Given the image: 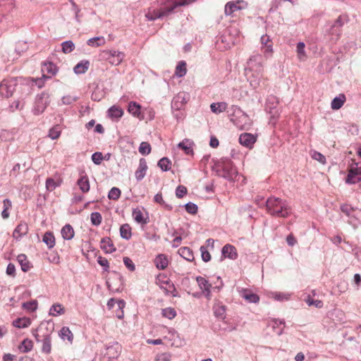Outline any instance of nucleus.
Segmentation results:
<instances>
[{"label": "nucleus", "instance_id": "nucleus-23", "mask_svg": "<svg viewBox=\"0 0 361 361\" xmlns=\"http://www.w3.org/2000/svg\"><path fill=\"white\" fill-rule=\"evenodd\" d=\"M128 111L133 116L141 118V106L136 102H130L128 104Z\"/></svg>", "mask_w": 361, "mask_h": 361}, {"label": "nucleus", "instance_id": "nucleus-25", "mask_svg": "<svg viewBox=\"0 0 361 361\" xmlns=\"http://www.w3.org/2000/svg\"><path fill=\"white\" fill-rule=\"evenodd\" d=\"M112 274L114 275L113 279L116 282L115 284V290L116 292H121L124 285L123 277L120 273L116 271H113Z\"/></svg>", "mask_w": 361, "mask_h": 361}, {"label": "nucleus", "instance_id": "nucleus-15", "mask_svg": "<svg viewBox=\"0 0 361 361\" xmlns=\"http://www.w3.org/2000/svg\"><path fill=\"white\" fill-rule=\"evenodd\" d=\"M28 232V226L25 222H20L15 228L13 236L17 240L25 235Z\"/></svg>", "mask_w": 361, "mask_h": 361}, {"label": "nucleus", "instance_id": "nucleus-11", "mask_svg": "<svg viewBox=\"0 0 361 361\" xmlns=\"http://www.w3.org/2000/svg\"><path fill=\"white\" fill-rule=\"evenodd\" d=\"M256 140V137L251 133H245L241 134L239 137V142L240 145L250 149L252 147Z\"/></svg>", "mask_w": 361, "mask_h": 361}, {"label": "nucleus", "instance_id": "nucleus-56", "mask_svg": "<svg viewBox=\"0 0 361 361\" xmlns=\"http://www.w3.org/2000/svg\"><path fill=\"white\" fill-rule=\"evenodd\" d=\"M123 260V263H124L125 266L130 271H134L135 270V265L130 258H129L128 257H124Z\"/></svg>", "mask_w": 361, "mask_h": 361}, {"label": "nucleus", "instance_id": "nucleus-39", "mask_svg": "<svg viewBox=\"0 0 361 361\" xmlns=\"http://www.w3.org/2000/svg\"><path fill=\"white\" fill-rule=\"evenodd\" d=\"M178 147L187 154H191L192 153V142L190 140H183L178 144Z\"/></svg>", "mask_w": 361, "mask_h": 361}, {"label": "nucleus", "instance_id": "nucleus-18", "mask_svg": "<svg viewBox=\"0 0 361 361\" xmlns=\"http://www.w3.org/2000/svg\"><path fill=\"white\" fill-rule=\"evenodd\" d=\"M147 169V161L144 158H141L139 162V167L135 173V178L137 180H140L145 177Z\"/></svg>", "mask_w": 361, "mask_h": 361}, {"label": "nucleus", "instance_id": "nucleus-24", "mask_svg": "<svg viewBox=\"0 0 361 361\" xmlns=\"http://www.w3.org/2000/svg\"><path fill=\"white\" fill-rule=\"evenodd\" d=\"M346 97L344 94H340L338 97H335L331 104V107L334 110L341 109L344 104Z\"/></svg>", "mask_w": 361, "mask_h": 361}, {"label": "nucleus", "instance_id": "nucleus-32", "mask_svg": "<svg viewBox=\"0 0 361 361\" xmlns=\"http://www.w3.org/2000/svg\"><path fill=\"white\" fill-rule=\"evenodd\" d=\"M42 241L51 249L55 245V238L53 233L47 231L42 238Z\"/></svg>", "mask_w": 361, "mask_h": 361}, {"label": "nucleus", "instance_id": "nucleus-53", "mask_svg": "<svg viewBox=\"0 0 361 361\" xmlns=\"http://www.w3.org/2000/svg\"><path fill=\"white\" fill-rule=\"evenodd\" d=\"M97 261L100 266L103 267L104 271H109V263L107 259L102 256H99Z\"/></svg>", "mask_w": 361, "mask_h": 361}, {"label": "nucleus", "instance_id": "nucleus-34", "mask_svg": "<svg viewBox=\"0 0 361 361\" xmlns=\"http://www.w3.org/2000/svg\"><path fill=\"white\" fill-rule=\"evenodd\" d=\"M227 106L226 102L212 103L210 105V109L213 113L218 114L225 111L227 109Z\"/></svg>", "mask_w": 361, "mask_h": 361}, {"label": "nucleus", "instance_id": "nucleus-10", "mask_svg": "<svg viewBox=\"0 0 361 361\" xmlns=\"http://www.w3.org/2000/svg\"><path fill=\"white\" fill-rule=\"evenodd\" d=\"M278 99L275 96H269L266 103V109L269 111V114H272L274 118L278 117L279 114L276 109Z\"/></svg>", "mask_w": 361, "mask_h": 361}, {"label": "nucleus", "instance_id": "nucleus-63", "mask_svg": "<svg viewBox=\"0 0 361 361\" xmlns=\"http://www.w3.org/2000/svg\"><path fill=\"white\" fill-rule=\"evenodd\" d=\"M6 274L11 276H16V267L13 264L9 263L6 268Z\"/></svg>", "mask_w": 361, "mask_h": 361}, {"label": "nucleus", "instance_id": "nucleus-45", "mask_svg": "<svg viewBox=\"0 0 361 361\" xmlns=\"http://www.w3.org/2000/svg\"><path fill=\"white\" fill-rule=\"evenodd\" d=\"M90 221L93 226H98L102 221V214L99 212H94L90 214Z\"/></svg>", "mask_w": 361, "mask_h": 361}, {"label": "nucleus", "instance_id": "nucleus-46", "mask_svg": "<svg viewBox=\"0 0 361 361\" xmlns=\"http://www.w3.org/2000/svg\"><path fill=\"white\" fill-rule=\"evenodd\" d=\"M305 45L303 42H299L297 44V54L300 61H305L307 55L305 51Z\"/></svg>", "mask_w": 361, "mask_h": 361}, {"label": "nucleus", "instance_id": "nucleus-57", "mask_svg": "<svg viewBox=\"0 0 361 361\" xmlns=\"http://www.w3.org/2000/svg\"><path fill=\"white\" fill-rule=\"evenodd\" d=\"M146 18L149 20H154L158 18V11L156 8H149L148 12L145 15Z\"/></svg>", "mask_w": 361, "mask_h": 361}, {"label": "nucleus", "instance_id": "nucleus-3", "mask_svg": "<svg viewBox=\"0 0 361 361\" xmlns=\"http://www.w3.org/2000/svg\"><path fill=\"white\" fill-rule=\"evenodd\" d=\"M195 1V0H166L164 6L159 9V17L169 14L178 6L189 5Z\"/></svg>", "mask_w": 361, "mask_h": 361}, {"label": "nucleus", "instance_id": "nucleus-20", "mask_svg": "<svg viewBox=\"0 0 361 361\" xmlns=\"http://www.w3.org/2000/svg\"><path fill=\"white\" fill-rule=\"evenodd\" d=\"M241 296L248 302L258 303L259 301V295L247 289L242 290Z\"/></svg>", "mask_w": 361, "mask_h": 361}, {"label": "nucleus", "instance_id": "nucleus-19", "mask_svg": "<svg viewBox=\"0 0 361 361\" xmlns=\"http://www.w3.org/2000/svg\"><path fill=\"white\" fill-rule=\"evenodd\" d=\"M17 261L21 267V270L23 272L28 271L32 267L31 263L28 261L27 256L25 254H20L17 256Z\"/></svg>", "mask_w": 361, "mask_h": 361}, {"label": "nucleus", "instance_id": "nucleus-21", "mask_svg": "<svg viewBox=\"0 0 361 361\" xmlns=\"http://www.w3.org/2000/svg\"><path fill=\"white\" fill-rule=\"evenodd\" d=\"M62 238L64 240H70L73 238L75 232L73 226L71 224H66L61 231Z\"/></svg>", "mask_w": 361, "mask_h": 361}, {"label": "nucleus", "instance_id": "nucleus-59", "mask_svg": "<svg viewBox=\"0 0 361 361\" xmlns=\"http://www.w3.org/2000/svg\"><path fill=\"white\" fill-rule=\"evenodd\" d=\"M185 209L188 213L195 214L197 212V207L195 204L189 202L185 204Z\"/></svg>", "mask_w": 361, "mask_h": 361}, {"label": "nucleus", "instance_id": "nucleus-64", "mask_svg": "<svg viewBox=\"0 0 361 361\" xmlns=\"http://www.w3.org/2000/svg\"><path fill=\"white\" fill-rule=\"evenodd\" d=\"M104 95L102 93L99 92H97V91H94L92 93V95H91V99L93 100V101H95V102H99L102 100V99L103 98Z\"/></svg>", "mask_w": 361, "mask_h": 361}, {"label": "nucleus", "instance_id": "nucleus-22", "mask_svg": "<svg viewBox=\"0 0 361 361\" xmlns=\"http://www.w3.org/2000/svg\"><path fill=\"white\" fill-rule=\"evenodd\" d=\"M107 113H108L109 117H110L112 119H116V120H118L123 115V109L116 105L111 106L109 109Z\"/></svg>", "mask_w": 361, "mask_h": 361}, {"label": "nucleus", "instance_id": "nucleus-27", "mask_svg": "<svg viewBox=\"0 0 361 361\" xmlns=\"http://www.w3.org/2000/svg\"><path fill=\"white\" fill-rule=\"evenodd\" d=\"M90 61L87 60L81 61L78 63H77L74 68L73 71L75 74H82L85 73L89 68Z\"/></svg>", "mask_w": 361, "mask_h": 361}, {"label": "nucleus", "instance_id": "nucleus-62", "mask_svg": "<svg viewBox=\"0 0 361 361\" xmlns=\"http://www.w3.org/2000/svg\"><path fill=\"white\" fill-rule=\"evenodd\" d=\"M187 193V188L183 185H179L176 188V195L178 197L181 198Z\"/></svg>", "mask_w": 361, "mask_h": 361}, {"label": "nucleus", "instance_id": "nucleus-48", "mask_svg": "<svg viewBox=\"0 0 361 361\" xmlns=\"http://www.w3.org/2000/svg\"><path fill=\"white\" fill-rule=\"evenodd\" d=\"M139 152L142 155H147L151 152V146L147 142H142L139 147Z\"/></svg>", "mask_w": 361, "mask_h": 361}, {"label": "nucleus", "instance_id": "nucleus-29", "mask_svg": "<svg viewBox=\"0 0 361 361\" xmlns=\"http://www.w3.org/2000/svg\"><path fill=\"white\" fill-rule=\"evenodd\" d=\"M77 183L82 192H87L90 190V182L87 175L81 176Z\"/></svg>", "mask_w": 361, "mask_h": 361}, {"label": "nucleus", "instance_id": "nucleus-43", "mask_svg": "<svg viewBox=\"0 0 361 361\" xmlns=\"http://www.w3.org/2000/svg\"><path fill=\"white\" fill-rule=\"evenodd\" d=\"M224 171H228V173L224 175L228 178H233L237 174L236 169L232 166L231 164L228 163L224 166Z\"/></svg>", "mask_w": 361, "mask_h": 361}, {"label": "nucleus", "instance_id": "nucleus-36", "mask_svg": "<svg viewBox=\"0 0 361 361\" xmlns=\"http://www.w3.org/2000/svg\"><path fill=\"white\" fill-rule=\"evenodd\" d=\"M187 73V64L185 61H180L176 67L175 75L179 78L184 76Z\"/></svg>", "mask_w": 361, "mask_h": 361}, {"label": "nucleus", "instance_id": "nucleus-2", "mask_svg": "<svg viewBox=\"0 0 361 361\" xmlns=\"http://www.w3.org/2000/svg\"><path fill=\"white\" fill-rule=\"evenodd\" d=\"M361 181V162H354L349 166L345 183L355 184Z\"/></svg>", "mask_w": 361, "mask_h": 361}, {"label": "nucleus", "instance_id": "nucleus-60", "mask_svg": "<svg viewBox=\"0 0 361 361\" xmlns=\"http://www.w3.org/2000/svg\"><path fill=\"white\" fill-rule=\"evenodd\" d=\"M46 188L49 191L54 190L56 188L55 180L51 178H48L46 180Z\"/></svg>", "mask_w": 361, "mask_h": 361}, {"label": "nucleus", "instance_id": "nucleus-51", "mask_svg": "<svg viewBox=\"0 0 361 361\" xmlns=\"http://www.w3.org/2000/svg\"><path fill=\"white\" fill-rule=\"evenodd\" d=\"M60 135V128L59 126H56L49 130L48 135L51 140H56L59 137Z\"/></svg>", "mask_w": 361, "mask_h": 361}, {"label": "nucleus", "instance_id": "nucleus-12", "mask_svg": "<svg viewBox=\"0 0 361 361\" xmlns=\"http://www.w3.org/2000/svg\"><path fill=\"white\" fill-rule=\"evenodd\" d=\"M316 291L312 290L311 294H309L305 298V302L310 307L313 306L316 308H322L323 307L324 302L322 300H319L318 298H315Z\"/></svg>", "mask_w": 361, "mask_h": 361}, {"label": "nucleus", "instance_id": "nucleus-1", "mask_svg": "<svg viewBox=\"0 0 361 361\" xmlns=\"http://www.w3.org/2000/svg\"><path fill=\"white\" fill-rule=\"evenodd\" d=\"M266 207L268 213L271 215L282 218H286L290 215V207L280 198L275 197L268 198Z\"/></svg>", "mask_w": 361, "mask_h": 361}, {"label": "nucleus", "instance_id": "nucleus-61", "mask_svg": "<svg viewBox=\"0 0 361 361\" xmlns=\"http://www.w3.org/2000/svg\"><path fill=\"white\" fill-rule=\"evenodd\" d=\"M312 157L315 159V160H317L318 161H319L321 164H325L326 163V158L325 157L321 154L320 152H314L312 155Z\"/></svg>", "mask_w": 361, "mask_h": 361}, {"label": "nucleus", "instance_id": "nucleus-52", "mask_svg": "<svg viewBox=\"0 0 361 361\" xmlns=\"http://www.w3.org/2000/svg\"><path fill=\"white\" fill-rule=\"evenodd\" d=\"M171 167V161L167 158H162L159 159V168L161 170L166 171Z\"/></svg>", "mask_w": 361, "mask_h": 361}, {"label": "nucleus", "instance_id": "nucleus-55", "mask_svg": "<svg viewBox=\"0 0 361 361\" xmlns=\"http://www.w3.org/2000/svg\"><path fill=\"white\" fill-rule=\"evenodd\" d=\"M169 263V259L166 256L164 255H159V269H166Z\"/></svg>", "mask_w": 361, "mask_h": 361}, {"label": "nucleus", "instance_id": "nucleus-16", "mask_svg": "<svg viewBox=\"0 0 361 361\" xmlns=\"http://www.w3.org/2000/svg\"><path fill=\"white\" fill-rule=\"evenodd\" d=\"M101 249L106 253H112L116 250L110 238L104 237L101 240Z\"/></svg>", "mask_w": 361, "mask_h": 361}, {"label": "nucleus", "instance_id": "nucleus-47", "mask_svg": "<svg viewBox=\"0 0 361 361\" xmlns=\"http://www.w3.org/2000/svg\"><path fill=\"white\" fill-rule=\"evenodd\" d=\"M161 314L164 317L172 319L176 316V311L172 307H167L162 310Z\"/></svg>", "mask_w": 361, "mask_h": 361}, {"label": "nucleus", "instance_id": "nucleus-49", "mask_svg": "<svg viewBox=\"0 0 361 361\" xmlns=\"http://www.w3.org/2000/svg\"><path fill=\"white\" fill-rule=\"evenodd\" d=\"M121 190L118 188L113 187L108 194V197L110 200H117L121 196Z\"/></svg>", "mask_w": 361, "mask_h": 361}, {"label": "nucleus", "instance_id": "nucleus-4", "mask_svg": "<svg viewBox=\"0 0 361 361\" xmlns=\"http://www.w3.org/2000/svg\"><path fill=\"white\" fill-rule=\"evenodd\" d=\"M49 97L50 96L47 92H43L37 95L33 109L34 114L39 115L44 111L50 103Z\"/></svg>", "mask_w": 361, "mask_h": 361}, {"label": "nucleus", "instance_id": "nucleus-42", "mask_svg": "<svg viewBox=\"0 0 361 361\" xmlns=\"http://www.w3.org/2000/svg\"><path fill=\"white\" fill-rule=\"evenodd\" d=\"M214 313L217 317L224 318L226 313V307L217 302L214 305Z\"/></svg>", "mask_w": 361, "mask_h": 361}, {"label": "nucleus", "instance_id": "nucleus-31", "mask_svg": "<svg viewBox=\"0 0 361 361\" xmlns=\"http://www.w3.org/2000/svg\"><path fill=\"white\" fill-rule=\"evenodd\" d=\"M59 336L61 339L65 341L68 340L69 342L72 343L73 340V334L71 331L67 326H63L59 332Z\"/></svg>", "mask_w": 361, "mask_h": 361}, {"label": "nucleus", "instance_id": "nucleus-38", "mask_svg": "<svg viewBox=\"0 0 361 361\" xmlns=\"http://www.w3.org/2000/svg\"><path fill=\"white\" fill-rule=\"evenodd\" d=\"M132 215H133L134 220L137 223L141 224H147V220H146V219L144 218L143 214L140 209H138V208L134 209L133 210Z\"/></svg>", "mask_w": 361, "mask_h": 361}, {"label": "nucleus", "instance_id": "nucleus-37", "mask_svg": "<svg viewBox=\"0 0 361 361\" xmlns=\"http://www.w3.org/2000/svg\"><path fill=\"white\" fill-rule=\"evenodd\" d=\"M105 44V39L104 37H94L89 39L87 41V44L93 47H98Z\"/></svg>", "mask_w": 361, "mask_h": 361}, {"label": "nucleus", "instance_id": "nucleus-28", "mask_svg": "<svg viewBox=\"0 0 361 361\" xmlns=\"http://www.w3.org/2000/svg\"><path fill=\"white\" fill-rule=\"evenodd\" d=\"M41 341L42 342V351L46 354H49L51 350V334L44 335Z\"/></svg>", "mask_w": 361, "mask_h": 361}, {"label": "nucleus", "instance_id": "nucleus-9", "mask_svg": "<svg viewBox=\"0 0 361 361\" xmlns=\"http://www.w3.org/2000/svg\"><path fill=\"white\" fill-rule=\"evenodd\" d=\"M190 99V95L185 92H180L173 99L172 107L176 110L181 109Z\"/></svg>", "mask_w": 361, "mask_h": 361}, {"label": "nucleus", "instance_id": "nucleus-40", "mask_svg": "<svg viewBox=\"0 0 361 361\" xmlns=\"http://www.w3.org/2000/svg\"><path fill=\"white\" fill-rule=\"evenodd\" d=\"M33 347L32 341L29 338L24 339L19 345V350L22 353L30 352Z\"/></svg>", "mask_w": 361, "mask_h": 361}, {"label": "nucleus", "instance_id": "nucleus-35", "mask_svg": "<svg viewBox=\"0 0 361 361\" xmlns=\"http://www.w3.org/2000/svg\"><path fill=\"white\" fill-rule=\"evenodd\" d=\"M179 255L186 260L191 262L194 259L192 251L187 247H180L178 250Z\"/></svg>", "mask_w": 361, "mask_h": 361}, {"label": "nucleus", "instance_id": "nucleus-41", "mask_svg": "<svg viewBox=\"0 0 361 361\" xmlns=\"http://www.w3.org/2000/svg\"><path fill=\"white\" fill-rule=\"evenodd\" d=\"M64 312V307L59 303L53 305L49 310V314L54 317L58 314H63Z\"/></svg>", "mask_w": 361, "mask_h": 361}, {"label": "nucleus", "instance_id": "nucleus-13", "mask_svg": "<svg viewBox=\"0 0 361 361\" xmlns=\"http://www.w3.org/2000/svg\"><path fill=\"white\" fill-rule=\"evenodd\" d=\"M108 60L112 65H119L124 59L125 54L123 52L118 51L115 50H111L109 51Z\"/></svg>", "mask_w": 361, "mask_h": 361}, {"label": "nucleus", "instance_id": "nucleus-14", "mask_svg": "<svg viewBox=\"0 0 361 361\" xmlns=\"http://www.w3.org/2000/svg\"><path fill=\"white\" fill-rule=\"evenodd\" d=\"M196 281H197L200 288L204 293L205 296L207 298H209L210 293H211L210 288L212 286L209 283V281L202 276H197L196 278Z\"/></svg>", "mask_w": 361, "mask_h": 361}, {"label": "nucleus", "instance_id": "nucleus-33", "mask_svg": "<svg viewBox=\"0 0 361 361\" xmlns=\"http://www.w3.org/2000/svg\"><path fill=\"white\" fill-rule=\"evenodd\" d=\"M120 235L121 237L125 240H129L131 238V227L128 224H124L121 226Z\"/></svg>", "mask_w": 361, "mask_h": 361}, {"label": "nucleus", "instance_id": "nucleus-7", "mask_svg": "<svg viewBox=\"0 0 361 361\" xmlns=\"http://www.w3.org/2000/svg\"><path fill=\"white\" fill-rule=\"evenodd\" d=\"M247 6V3L243 0L228 2L224 8V13L226 16H232L235 12L243 10Z\"/></svg>", "mask_w": 361, "mask_h": 361}, {"label": "nucleus", "instance_id": "nucleus-17", "mask_svg": "<svg viewBox=\"0 0 361 361\" xmlns=\"http://www.w3.org/2000/svg\"><path fill=\"white\" fill-rule=\"evenodd\" d=\"M222 255L225 257L230 258L231 259H235L238 257L236 248L230 244H226L222 248Z\"/></svg>", "mask_w": 361, "mask_h": 361}, {"label": "nucleus", "instance_id": "nucleus-50", "mask_svg": "<svg viewBox=\"0 0 361 361\" xmlns=\"http://www.w3.org/2000/svg\"><path fill=\"white\" fill-rule=\"evenodd\" d=\"M23 308L27 310H29L30 312H34L37 308V300H31L29 302H23Z\"/></svg>", "mask_w": 361, "mask_h": 361}, {"label": "nucleus", "instance_id": "nucleus-30", "mask_svg": "<svg viewBox=\"0 0 361 361\" xmlns=\"http://www.w3.org/2000/svg\"><path fill=\"white\" fill-rule=\"evenodd\" d=\"M42 71L54 75L58 72V68L55 63L51 61L44 62L42 63Z\"/></svg>", "mask_w": 361, "mask_h": 361}, {"label": "nucleus", "instance_id": "nucleus-6", "mask_svg": "<svg viewBox=\"0 0 361 361\" xmlns=\"http://www.w3.org/2000/svg\"><path fill=\"white\" fill-rule=\"evenodd\" d=\"M16 78L5 79L0 83V94L6 98L11 97L17 87Z\"/></svg>", "mask_w": 361, "mask_h": 361}, {"label": "nucleus", "instance_id": "nucleus-44", "mask_svg": "<svg viewBox=\"0 0 361 361\" xmlns=\"http://www.w3.org/2000/svg\"><path fill=\"white\" fill-rule=\"evenodd\" d=\"M62 51L64 54H69L75 49V44L71 40H68L61 44Z\"/></svg>", "mask_w": 361, "mask_h": 361}, {"label": "nucleus", "instance_id": "nucleus-26", "mask_svg": "<svg viewBox=\"0 0 361 361\" xmlns=\"http://www.w3.org/2000/svg\"><path fill=\"white\" fill-rule=\"evenodd\" d=\"M31 324V319L28 317L17 318L13 320V326L18 329H24L28 327Z\"/></svg>", "mask_w": 361, "mask_h": 361}, {"label": "nucleus", "instance_id": "nucleus-58", "mask_svg": "<svg viewBox=\"0 0 361 361\" xmlns=\"http://www.w3.org/2000/svg\"><path fill=\"white\" fill-rule=\"evenodd\" d=\"M200 251H201V255H202V260L204 262H207L210 261V259H211V255L207 251L206 247H204V246H202L200 247Z\"/></svg>", "mask_w": 361, "mask_h": 361}, {"label": "nucleus", "instance_id": "nucleus-8", "mask_svg": "<svg viewBox=\"0 0 361 361\" xmlns=\"http://www.w3.org/2000/svg\"><path fill=\"white\" fill-rule=\"evenodd\" d=\"M262 50L265 59H269L273 54V43L269 36L264 35L261 37Z\"/></svg>", "mask_w": 361, "mask_h": 361}, {"label": "nucleus", "instance_id": "nucleus-54", "mask_svg": "<svg viewBox=\"0 0 361 361\" xmlns=\"http://www.w3.org/2000/svg\"><path fill=\"white\" fill-rule=\"evenodd\" d=\"M92 161L96 165H100L103 160V154L100 152H96L92 154Z\"/></svg>", "mask_w": 361, "mask_h": 361}, {"label": "nucleus", "instance_id": "nucleus-5", "mask_svg": "<svg viewBox=\"0 0 361 361\" xmlns=\"http://www.w3.org/2000/svg\"><path fill=\"white\" fill-rule=\"evenodd\" d=\"M159 288L169 296L178 297V292L175 288L174 284L167 279L166 275L159 273Z\"/></svg>", "mask_w": 361, "mask_h": 361}]
</instances>
